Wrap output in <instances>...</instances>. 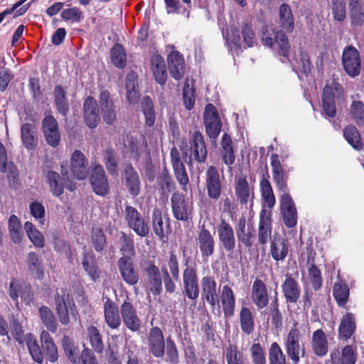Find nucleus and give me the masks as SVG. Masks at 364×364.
Segmentation results:
<instances>
[{"instance_id": "nucleus-27", "label": "nucleus", "mask_w": 364, "mask_h": 364, "mask_svg": "<svg viewBox=\"0 0 364 364\" xmlns=\"http://www.w3.org/2000/svg\"><path fill=\"white\" fill-rule=\"evenodd\" d=\"M251 297L258 309L265 308L269 304V295L266 284L259 279H256L252 287Z\"/></svg>"}, {"instance_id": "nucleus-7", "label": "nucleus", "mask_w": 364, "mask_h": 364, "mask_svg": "<svg viewBox=\"0 0 364 364\" xmlns=\"http://www.w3.org/2000/svg\"><path fill=\"white\" fill-rule=\"evenodd\" d=\"M217 232L221 248L232 254L236 247V238L231 225L225 219H221L217 226Z\"/></svg>"}, {"instance_id": "nucleus-31", "label": "nucleus", "mask_w": 364, "mask_h": 364, "mask_svg": "<svg viewBox=\"0 0 364 364\" xmlns=\"http://www.w3.org/2000/svg\"><path fill=\"white\" fill-rule=\"evenodd\" d=\"M83 108L86 124L91 129L95 128L99 122V110L96 100L88 97L84 102Z\"/></svg>"}, {"instance_id": "nucleus-16", "label": "nucleus", "mask_w": 364, "mask_h": 364, "mask_svg": "<svg viewBox=\"0 0 364 364\" xmlns=\"http://www.w3.org/2000/svg\"><path fill=\"white\" fill-rule=\"evenodd\" d=\"M280 208L284 225L291 228L297 223V211L290 194H282L280 198Z\"/></svg>"}, {"instance_id": "nucleus-56", "label": "nucleus", "mask_w": 364, "mask_h": 364, "mask_svg": "<svg viewBox=\"0 0 364 364\" xmlns=\"http://www.w3.org/2000/svg\"><path fill=\"white\" fill-rule=\"evenodd\" d=\"M24 229L31 242L37 247L42 248L45 245V240L41 232L29 221L24 223Z\"/></svg>"}, {"instance_id": "nucleus-37", "label": "nucleus", "mask_w": 364, "mask_h": 364, "mask_svg": "<svg viewBox=\"0 0 364 364\" xmlns=\"http://www.w3.org/2000/svg\"><path fill=\"white\" fill-rule=\"evenodd\" d=\"M270 253L274 260H283L288 254L287 240L280 235H274L271 240Z\"/></svg>"}, {"instance_id": "nucleus-1", "label": "nucleus", "mask_w": 364, "mask_h": 364, "mask_svg": "<svg viewBox=\"0 0 364 364\" xmlns=\"http://www.w3.org/2000/svg\"><path fill=\"white\" fill-rule=\"evenodd\" d=\"M55 303L57 315L63 325L65 326L70 323V316L75 321L77 319V311L75 304L65 291H62V294L57 293L55 296Z\"/></svg>"}, {"instance_id": "nucleus-33", "label": "nucleus", "mask_w": 364, "mask_h": 364, "mask_svg": "<svg viewBox=\"0 0 364 364\" xmlns=\"http://www.w3.org/2000/svg\"><path fill=\"white\" fill-rule=\"evenodd\" d=\"M41 342L43 348V354L46 359L51 363H55L58 359V348L54 343L50 335L46 331H43L41 333Z\"/></svg>"}, {"instance_id": "nucleus-54", "label": "nucleus", "mask_w": 364, "mask_h": 364, "mask_svg": "<svg viewBox=\"0 0 364 364\" xmlns=\"http://www.w3.org/2000/svg\"><path fill=\"white\" fill-rule=\"evenodd\" d=\"M55 104L58 111L63 116L66 117L69 112V105L66 98L65 91L62 86L56 85L55 87Z\"/></svg>"}, {"instance_id": "nucleus-25", "label": "nucleus", "mask_w": 364, "mask_h": 364, "mask_svg": "<svg viewBox=\"0 0 364 364\" xmlns=\"http://www.w3.org/2000/svg\"><path fill=\"white\" fill-rule=\"evenodd\" d=\"M235 232L239 243L247 248L253 245V228L251 225L247 224L244 216L239 218L235 225Z\"/></svg>"}, {"instance_id": "nucleus-42", "label": "nucleus", "mask_w": 364, "mask_h": 364, "mask_svg": "<svg viewBox=\"0 0 364 364\" xmlns=\"http://www.w3.org/2000/svg\"><path fill=\"white\" fill-rule=\"evenodd\" d=\"M235 195L241 204H247L254 197L248 181L245 177H239L235 183Z\"/></svg>"}, {"instance_id": "nucleus-38", "label": "nucleus", "mask_w": 364, "mask_h": 364, "mask_svg": "<svg viewBox=\"0 0 364 364\" xmlns=\"http://www.w3.org/2000/svg\"><path fill=\"white\" fill-rule=\"evenodd\" d=\"M356 328L355 318L352 313L345 314L341 321L338 328L340 339L347 341L354 333Z\"/></svg>"}, {"instance_id": "nucleus-62", "label": "nucleus", "mask_w": 364, "mask_h": 364, "mask_svg": "<svg viewBox=\"0 0 364 364\" xmlns=\"http://www.w3.org/2000/svg\"><path fill=\"white\" fill-rule=\"evenodd\" d=\"M87 333L92 348L97 353H102L104 350V344L98 329L94 326H90L87 328Z\"/></svg>"}, {"instance_id": "nucleus-51", "label": "nucleus", "mask_w": 364, "mask_h": 364, "mask_svg": "<svg viewBox=\"0 0 364 364\" xmlns=\"http://www.w3.org/2000/svg\"><path fill=\"white\" fill-rule=\"evenodd\" d=\"M38 313L42 323L46 328L52 333H55L58 323L52 311L48 307L42 306L38 309Z\"/></svg>"}, {"instance_id": "nucleus-60", "label": "nucleus", "mask_w": 364, "mask_h": 364, "mask_svg": "<svg viewBox=\"0 0 364 364\" xmlns=\"http://www.w3.org/2000/svg\"><path fill=\"white\" fill-rule=\"evenodd\" d=\"M287 357L277 342L271 344L269 349V364H287Z\"/></svg>"}, {"instance_id": "nucleus-19", "label": "nucleus", "mask_w": 364, "mask_h": 364, "mask_svg": "<svg viewBox=\"0 0 364 364\" xmlns=\"http://www.w3.org/2000/svg\"><path fill=\"white\" fill-rule=\"evenodd\" d=\"M120 314L125 326L132 332L140 329L141 321L132 303L124 301L120 307Z\"/></svg>"}, {"instance_id": "nucleus-35", "label": "nucleus", "mask_w": 364, "mask_h": 364, "mask_svg": "<svg viewBox=\"0 0 364 364\" xmlns=\"http://www.w3.org/2000/svg\"><path fill=\"white\" fill-rule=\"evenodd\" d=\"M168 69L171 75L176 80H180L184 73V59L177 51L171 52L168 56Z\"/></svg>"}, {"instance_id": "nucleus-59", "label": "nucleus", "mask_w": 364, "mask_h": 364, "mask_svg": "<svg viewBox=\"0 0 364 364\" xmlns=\"http://www.w3.org/2000/svg\"><path fill=\"white\" fill-rule=\"evenodd\" d=\"M141 109L145 117L146 124L152 127L155 123V111L153 102L149 97H144L141 102Z\"/></svg>"}, {"instance_id": "nucleus-48", "label": "nucleus", "mask_w": 364, "mask_h": 364, "mask_svg": "<svg viewBox=\"0 0 364 364\" xmlns=\"http://www.w3.org/2000/svg\"><path fill=\"white\" fill-rule=\"evenodd\" d=\"M137 76L134 73H130L126 78L127 99L129 103L136 102L139 97Z\"/></svg>"}, {"instance_id": "nucleus-50", "label": "nucleus", "mask_w": 364, "mask_h": 364, "mask_svg": "<svg viewBox=\"0 0 364 364\" xmlns=\"http://www.w3.org/2000/svg\"><path fill=\"white\" fill-rule=\"evenodd\" d=\"M240 327L243 333L250 335L255 330V321L250 309L242 307L240 312Z\"/></svg>"}, {"instance_id": "nucleus-11", "label": "nucleus", "mask_w": 364, "mask_h": 364, "mask_svg": "<svg viewBox=\"0 0 364 364\" xmlns=\"http://www.w3.org/2000/svg\"><path fill=\"white\" fill-rule=\"evenodd\" d=\"M262 43L264 46H269L270 48L277 47L279 49L281 55L285 59H288L290 46L288 41V38L283 31H273L272 33L268 32L264 33L262 37Z\"/></svg>"}, {"instance_id": "nucleus-30", "label": "nucleus", "mask_w": 364, "mask_h": 364, "mask_svg": "<svg viewBox=\"0 0 364 364\" xmlns=\"http://www.w3.org/2000/svg\"><path fill=\"white\" fill-rule=\"evenodd\" d=\"M282 291L287 302L296 304L300 297V287L299 283L291 274H287L282 285Z\"/></svg>"}, {"instance_id": "nucleus-41", "label": "nucleus", "mask_w": 364, "mask_h": 364, "mask_svg": "<svg viewBox=\"0 0 364 364\" xmlns=\"http://www.w3.org/2000/svg\"><path fill=\"white\" fill-rule=\"evenodd\" d=\"M84 270L93 282H96L100 277V269L97 264V260L92 252H85L82 260Z\"/></svg>"}, {"instance_id": "nucleus-14", "label": "nucleus", "mask_w": 364, "mask_h": 364, "mask_svg": "<svg viewBox=\"0 0 364 364\" xmlns=\"http://www.w3.org/2000/svg\"><path fill=\"white\" fill-rule=\"evenodd\" d=\"M200 284L203 299L212 308H215L220 302L219 289L215 279L212 276H205L201 279Z\"/></svg>"}, {"instance_id": "nucleus-18", "label": "nucleus", "mask_w": 364, "mask_h": 364, "mask_svg": "<svg viewBox=\"0 0 364 364\" xmlns=\"http://www.w3.org/2000/svg\"><path fill=\"white\" fill-rule=\"evenodd\" d=\"M118 268L123 280L129 285H135L139 282V273L135 269L132 259L122 256L118 260Z\"/></svg>"}, {"instance_id": "nucleus-20", "label": "nucleus", "mask_w": 364, "mask_h": 364, "mask_svg": "<svg viewBox=\"0 0 364 364\" xmlns=\"http://www.w3.org/2000/svg\"><path fill=\"white\" fill-rule=\"evenodd\" d=\"M272 212L262 209L259 214L258 227V242L266 245L272 238Z\"/></svg>"}, {"instance_id": "nucleus-34", "label": "nucleus", "mask_w": 364, "mask_h": 364, "mask_svg": "<svg viewBox=\"0 0 364 364\" xmlns=\"http://www.w3.org/2000/svg\"><path fill=\"white\" fill-rule=\"evenodd\" d=\"M125 185L128 188L129 194L136 197L139 194L141 183L139 175L134 167L129 164L126 165L124 170Z\"/></svg>"}, {"instance_id": "nucleus-47", "label": "nucleus", "mask_w": 364, "mask_h": 364, "mask_svg": "<svg viewBox=\"0 0 364 364\" xmlns=\"http://www.w3.org/2000/svg\"><path fill=\"white\" fill-rule=\"evenodd\" d=\"M279 23L287 32H292L294 28V18L291 7L282 4L279 8Z\"/></svg>"}, {"instance_id": "nucleus-55", "label": "nucleus", "mask_w": 364, "mask_h": 364, "mask_svg": "<svg viewBox=\"0 0 364 364\" xmlns=\"http://www.w3.org/2000/svg\"><path fill=\"white\" fill-rule=\"evenodd\" d=\"M9 231L12 241L16 243H20L23 236L21 224L15 215H11L9 219Z\"/></svg>"}, {"instance_id": "nucleus-21", "label": "nucleus", "mask_w": 364, "mask_h": 364, "mask_svg": "<svg viewBox=\"0 0 364 364\" xmlns=\"http://www.w3.org/2000/svg\"><path fill=\"white\" fill-rule=\"evenodd\" d=\"M356 360L355 349L350 345L346 346L341 350L334 348L330 353L331 364H355Z\"/></svg>"}, {"instance_id": "nucleus-53", "label": "nucleus", "mask_w": 364, "mask_h": 364, "mask_svg": "<svg viewBox=\"0 0 364 364\" xmlns=\"http://www.w3.org/2000/svg\"><path fill=\"white\" fill-rule=\"evenodd\" d=\"M28 267L29 270L38 279H41L44 276L43 265L39 255L34 252L28 255Z\"/></svg>"}, {"instance_id": "nucleus-43", "label": "nucleus", "mask_w": 364, "mask_h": 364, "mask_svg": "<svg viewBox=\"0 0 364 364\" xmlns=\"http://www.w3.org/2000/svg\"><path fill=\"white\" fill-rule=\"evenodd\" d=\"M269 176L267 171L262 174V178L259 183V187L262 199L266 203V205L271 209L276 203V198L274 195L272 187L269 181Z\"/></svg>"}, {"instance_id": "nucleus-52", "label": "nucleus", "mask_w": 364, "mask_h": 364, "mask_svg": "<svg viewBox=\"0 0 364 364\" xmlns=\"http://www.w3.org/2000/svg\"><path fill=\"white\" fill-rule=\"evenodd\" d=\"M46 180L50 191L53 196L58 197L63 193L64 187L58 173L49 171L46 174Z\"/></svg>"}, {"instance_id": "nucleus-3", "label": "nucleus", "mask_w": 364, "mask_h": 364, "mask_svg": "<svg viewBox=\"0 0 364 364\" xmlns=\"http://www.w3.org/2000/svg\"><path fill=\"white\" fill-rule=\"evenodd\" d=\"M182 280L184 295L188 299L196 302L200 294L198 277L196 269L188 265V259H186V268L183 270Z\"/></svg>"}, {"instance_id": "nucleus-40", "label": "nucleus", "mask_w": 364, "mask_h": 364, "mask_svg": "<svg viewBox=\"0 0 364 364\" xmlns=\"http://www.w3.org/2000/svg\"><path fill=\"white\" fill-rule=\"evenodd\" d=\"M221 146L220 154L223 161L228 166L229 171H231L232 166L235 161V156L232 139L228 134H223Z\"/></svg>"}, {"instance_id": "nucleus-32", "label": "nucleus", "mask_w": 364, "mask_h": 364, "mask_svg": "<svg viewBox=\"0 0 364 364\" xmlns=\"http://www.w3.org/2000/svg\"><path fill=\"white\" fill-rule=\"evenodd\" d=\"M105 320L107 326L112 329H117L121 325L119 309L113 301L107 299L104 304Z\"/></svg>"}, {"instance_id": "nucleus-17", "label": "nucleus", "mask_w": 364, "mask_h": 364, "mask_svg": "<svg viewBox=\"0 0 364 364\" xmlns=\"http://www.w3.org/2000/svg\"><path fill=\"white\" fill-rule=\"evenodd\" d=\"M171 203L173 215L176 220L186 221L189 219L192 208L183 195L174 193L171 198Z\"/></svg>"}, {"instance_id": "nucleus-9", "label": "nucleus", "mask_w": 364, "mask_h": 364, "mask_svg": "<svg viewBox=\"0 0 364 364\" xmlns=\"http://www.w3.org/2000/svg\"><path fill=\"white\" fill-rule=\"evenodd\" d=\"M149 352L155 358H162L165 353L164 336L159 327H151L146 338Z\"/></svg>"}, {"instance_id": "nucleus-15", "label": "nucleus", "mask_w": 364, "mask_h": 364, "mask_svg": "<svg viewBox=\"0 0 364 364\" xmlns=\"http://www.w3.org/2000/svg\"><path fill=\"white\" fill-rule=\"evenodd\" d=\"M203 118L207 134L212 139H216L220 132L221 122L213 105L205 106Z\"/></svg>"}, {"instance_id": "nucleus-13", "label": "nucleus", "mask_w": 364, "mask_h": 364, "mask_svg": "<svg viewBox=\"0 0 364 364\" xmlns=\"http://www.w3.org/2000/svg\"><path fill=\"white\" fill-rule=\"evenodd\" d=\"M42 129L46 141L53 147H56L61 139L58 122L52 115H46L42 121Z\"/></svg>"}, {"instance_id": "nucleus-24", "label": "nucleus", "mask_w": 364, "mask_h": 364, "mask_svg": "<svg viewBox=\"0 0 364 364\" xmlns=\"http://www.w3.org/2000/svg\"><path fill=\"white\" fill-rule=\"evenodd\" d=\"M71 170L77 180H84L89 173L88 160L79 150H75L71 156Z\"/></svg>"}, {"instance_id": "nucleus-6", "label": "nucleus", "mask_w": 364, "mask_h": 364, "mask_svg": "<svg viewBox=\"0 0 364 364\" xmlns=\"http://www.w3.org/2000/svg\"><path fill=\"white\" fill-rule=\"evenodd\" d=\"M125 219L129 227L140 237H146L149 233V221L144 219L134 207H125Z\"/></svg>"}, {"instance_id": "nucleus-26", "label": "nucleus", "mask_w": 364, "mask_h": 364, "mask_svg": "<svg viewBox=\"0 0 364 364\" xmlns=\"http://www.w3.org/2000/svg\"><path fill=\"white\" fill-rule=\"evenodd\" d=\"M100 105L103 120L107 124H112L117 119V113L110 94L107 90H102L100 95Z\"/></svg>"}, {"instance_id": "nucleus-10", "label": "nucleus", "mask_w": 364, "mask_h": 364, "mask_svg": "<svg viewBox=\"0 0 364 364\" xmlns=\"http://www.w3.org/2000/svg\"><path fill=\"white\" fill-rule=\"evenodd\" d=\"M271 166L272 168V178L278 191H282V194H289L288 188L289 175L279 161L277 154L271 156Z\"/></svg>"}, {"instance_id": "nucleus-61", "label": "nucleus", "mask_w": 364, "mask_h": 364, "mask_svg": "<svg viewBox=\"0 0 364 364\" xmlns=\"http://www.w3.org/2000/svg\"><path fill=\"white\" fill-rule=\"evenodd\" d=\"M333 294L341 307L345 306L349 296V289L345 284L335 283L333 287Z\"/></svg>"}, {"instance_id": "nucleus-4", "label": "nucleus", "mask_w": 364, "mask_h": 364, "mask_svg": "<svg viewBox=\"0 0 364 364\" xmlns=\"http://www.w3.org/2000/svg\"><path fill=\"white\" fill-rule=\"evenodd\" d=\"M343 93L342 86L333 80L326 85L322 95L323 109L325 114L333 118L336 114L335 99L340 97Z\"/></svg>"}, {"instance_id": "nucleus-12", "label": "nucleus", "mask_w": 364, "mask_h": 364, "mask_svg": "<svg viewBox=\"0 0 364 364\" xmlns=\"http://www.w3.org/2000/svg\"><path fill=\"white\" fill-rule=\"evenodd\" d=\"M205 188L208 197L214 200L220 198L222 193V183L218 170L210 166L205 173Z\"/></svg>"}, {"instance_id": "nucleus-39", "label": "nucleus", "mask_w": 364, "mask_h": 364, "mask_svg": "<svg viewBox=\"0 0 364 364\" xmlns=\"http://www.w3.org/2000/svg\"><path fill=\"white\" fill-rule=\"evenodd\" d=\"M220 299L225 316L228 318L232 316L235 308V297L229 286L223 287Z\"/></svg>"}, {"instance_id": "nucleus-49", "label": "nucleus", "mask_w": 364, "mask_h": 364, "mask_svg": "<svg viewBox=\"0 0 364 364\" xmlns=\"http://www.w3.org/2000/svg\"><path fill=\"white\" fill-rule=\"evenodd\" d=\"M227 364H245L243 353L235 344L230 343L223 350Z\"/></svg>"}, {"instance_id": "nucleus-63", "label": "nucleus", "mask_w": 364, "mask_h": 364, "mask_svg": "<svg viewBox=\"0 0 364 364\" xmlns=\"http://www.w3.org/2000/svg\"><path fill=\"white\" fill-rule=\"evenodd\" d=\"M350 115L358 126L364 125V104L360 100H353L350 107Z\"/></svg>"}, {"instance_id": "nucleus-44", "label": "nucleus", "mask_w": 364, "mask_h": 364, "mask_svg": "<svg viewBox=\"0 0 364 364\" xmlns=\"http://www.w3.org/2000/svg\"><path fill=\"white\" fill-rule=\"evenodd\" d=\"M151 70L156 81L164 85L166 82L167 73L164 58L159 55H154L151 58Z\"/></svg>"}, {"instance_id": "nucleus-2", "label": "nucleus", "mask_w": 364, "mask_h": 364, "mask_svg": "<svg viewBox=\"0 0 364 364\" xmlns=\"http://www.w3.org/2000/svg\"><path fill=\"white\" fill-rule=\"evenodd\" d=\"M300 337L299 331L292 328L284 338L285 350L292 364H299L300 358L306 354L304 346L300 343Z\"/></svg>"}, {"instance_id": "nucleus-22", "label": "nucleus", "mask_w": 364, "mask_h": 364, "mask_svg": "<svg viewBox=\"0 0 364 364\" xmlns=\"http://www.w3.org/2000/svg\"><path fill=\"white\" fill-rule=\"evenodd\" d=\"M191 156L198 163L205 162L207 157V149L205 139L199 131H195L189 141Z\"/></svg>"}, {"instance_id": "nucleus-5", "label": "nucleus", "mask_w": 364, "mask_h": 364, "mask_svg": "<svg viewBox=\"0 0 364 364\" xmlns=\"http://www.w3.org/2000/svg\"><path fill=\"white\" fill-rule=\"evenodd\" d=\"M90 182L95 194L105 196L109 193V185L103 166L100 164L91 166Z\"/></svg>"}, {"instance_id": "nucleus-57", "label": "nucleus", "mask_w": 364, "mask_h": 364, "mask_svg": "<svg viewBox=\"0 0 364 364\" xmlns=\"http://www.w3.org/2000/svg\"><path fill=\"white\" fill-rule=\"evenodd\" d=\"M343 136L346 140L356 150L363 147L361 137L358 129L353 125H348L343 129Z\"/></svg>"}, {"instance_id": "nucleus-64", "label": "nucleus", "mask_w": 364, "mask_h": 364, "mask_svg": "<svg viewBox=\"0 0 364 364\" xmlns=\"http://www.w3.org/2000/svg\"><path fill=\"white\" fill-rule=\"evenodd\" d=\"M111 60L112 63L118 68H123L126 65L127 59L124 48L120 44H116L111 50Z\"/></svg>"}, {"instance_id": "nucleus-28", "label": "nucleus", "mask_w": 364, "mask_h": 364, "mask_svg": "<svg viewBox=\"0 0 364 364\" xmlns=\"http://www.w3.org/2000/svg\"><path fill=\"white\" fill-rule=\"evenodd\" d=\"M196 240L203 257H209L213 255L215 240L210 232L204 225L199 231Z\"/></svg>"}, {"instance_id": "nucleus-23", "label": "nucleus", "mask_w": 364, "mask_h": 364, "mask_svg": "<svg viewBox=\"0 0 364 364\" xmlns=\"http://www.w3.org/2000/svg\"><path fill=\"white\" fill-rule=\"evenodd\" d=\"M171 160L177 181L182 186V189L187 191V185L189 183L188 176L185 166L181 160L179 153L175 147L171 150Z\"/></svg>"}, {"instance_id": "nucleus-36", "label": "nucleus", "mask_w": 364, "mask_h": 364, "mask_svg": "<svg viewBox=\"0 0 364 364\" xmlns=\"http://www.w3.org/2000/svg\"><path fill=\"white\" fill-rule=\"evenodd\" d=\"M311 348L318 357H324L328 351V340L322 329H317L312 334Z\"/></svg>"}, {"instance_id": "nucleus-58", "label": "nucleus", "mask_w": 364, "mask_h": 364, "mask_svg": "<svg viewBox=\"0 0 364 364\" xmlns=\"http://www.w3.org/2000/svg\"><path fill=\"white\" fill-rule=\"evenodd\" d=\"M105 165L110 175L118 176V156L112 149H107L105 151Z\"/></svg>"}, {"instance_id": "nucleus-45", "label": "nucleus", "mask_w": 364, "mask_h": 364, "mask_svg": "<svg viewBox=\"0 0 364 364\" xmlns=\"http://www.w3.org/2000/svg\"><path fill=\"white\" fill-rule=\"evenodd\" d=\"M21 137L24 146L28 150H33L37 145V136L35 127L30 123H25L21 128Z\"/></svg>"}, {"instance_id": "nucleus-29", "label": "nucleus", "mask_w": 364, "mask_h": 364, "mask_svg": "<svg viewBox=\"0 0 364 364\" xmlns=\"http://www.w3.org/2000/svg\"><path fill=\"white\" fill-rule=\"evenodd\" d=\"M145 272L150 291L154 295H159L162 290V280L159 268L154 264L149 263L145 267Z\"/></svg>"}, {"instance_id": "nucleus-46", "label": "nucleus", "mask_w": 364, "mask_h": 364, "mask_svg": "<svg viewBox=\"0 0 364 364\" xmlns=\"http://www.w3.org/2000/svg\"><path fill=\"white\" fill-rule=\"evenodd\" d=\"M350 18L353 26H360L364 23V9L360 0L348 1Z\"/></svg>"}, {"instance_id": "nucleus-8", "label": "nucleus", "mask_w": 364, "mask_h": 364, "mask_svg": "<svg viewBox=\"0 0 364 364\" xmlns=\"http://www.w3.org/2000/svg\"><path fill=\"white\" fill-rule=\"evenodd\" d=\"M342 64L345 71L350 77H355L360 74V54L354 46H348L344 48L342 53Z\"/></svg>"}]
</instances>
